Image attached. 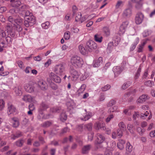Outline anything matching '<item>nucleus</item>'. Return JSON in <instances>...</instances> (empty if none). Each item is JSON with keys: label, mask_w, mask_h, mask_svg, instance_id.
Listing matches in <instances>:
<instances>
[{"label": "nucleus", "mask_w": 155, "mask_h": 155, "mask_svg": "<svg viewBox=\"0 0 155 155\" xmlns=\"http://www.w3.org/2000/svg\"><path fill=\"white\" fill-rule=\"evenodd\" d=\"M70 33L69 31H68L64 33V39L66 40H68L70 37Z\"/></svg>", "instance_id": "nucleus-46"}, {"label": "nucleus", "mask_w": 155, "mask_h": 155, "mask_svg": "<svg viewBox=\"0 0 155 155\" xmlns=\"http://www.w3.org/2000/svg\"><path fill=\"white\" fill-rule=\"evenodd\" d=\"M52 124V123L50 121H47L41 124V126L44 127H48L50 126Z\"/></svg>", "instance_id": "nucleus-36"}, {"label": "nucleus", "mask_w": 155, "mask_h": 155, "mask_svg": "<svg viewBox=\"0 0 155 155\" xmlns=\"http://www.w3.org/2000/svg\"><path fill=\"white\" fill-rule=\"evenodd\" d=\"M84 110L86 112L85 114L83 116V117H80L81 119L84 121L88 120L93 115L92 112L89 111L87 112L86 109H85Z\"/></svg>", "instance_id": "nucleus-8"}, {"label": "nucleus", "mask_w": 155, "mask_h": 155, "mask_svg": "<svg viewBox=\"0 0 155 155\" xmlns=\"http://www.w3.org/2000/svg\"><path fill=\"white\" fill-rule=\"evenodd\" d=\"M139 114L138 112H135L133 116V119L135 120L139 117Z\"/></svg>", "instance_id": "nucleus-58"}, {"label": "nucleus", "mask_w": 155, "mask_h": 155, "mask_svg": "<svg viewBox=\"0 0 155 155\" xmlns=\"http://www.w3.org/2000/svg\"><path fill=\"white\" fill-rule=\"evenodd\" d=\"M11 123L12 127L15 128L18 127L20 124L19 119L16 117H14L11 118Z\"/></svg>", "instance_id": "nucleus-11"}, {"label": "nucleus", "mask_w": 155, "mask_h": 155, "mask_svg": "<svg viewBox=\"0 0 155 155\" xmlns=\"http://www.w3.org/2000/svg\"><path fill=\"white\" fill-rule=\"evenodd\" d=\"M50 77L51 79L57 83H60L61 82V78L52 72L51 73Z\"/></svg>", "instance_id": "nucleus-10"}, {"label": "nucleus", "mask_w": 155, "mask_h": 155, "mask_svg": "<svg viewBox=\"0 0 155 155\" xmlns=\"http://www.w3.org/2000/svg\"><path fill=\"white\" fill-rule=\"evenodd\" d=\"M78 11V9L76 6L75 5H74L72 7V12H73V15L74 16L76 12Z\"/></svg>", "instance_id": "nucleus-64"}, {"label": "nucleus", "mask_w": 155, "mask_h": 155, "mask_svg": "<svg viewBox=\"0 0 155 155\" xmlns=\"http://www.w3.org/2000/svg\"><path fill=\"white\" fill-rule=\"evenodd\" d=\"M103 61V58L101 57H99L98 58L94 60V61L93 67H98L100 64L102 63Z\"/></svg>", "instance_id": "nucleus-23"}, {"label": "nucleus", "mask_w": 155, "mask_h": 155, "mask_svg": "<svg viewBox=\"0 0 155 155\" xmlns=\"http://www.w3.org/2000/svg\"><path fill=\"white\" fill-rule=\"evenodd\" d=\"M114 118V115L113 114L109 115L107 117L106 119V122L108 123H109L111 119Z\"/></svg>", "instance_id": "nucleus-49"}, {"label": "nucleus", "mask_w": 155, "mask_h": 155, "mask_svg": "<svg viewBox=\"0 0 155 155\" xmlns=\"http://www.w3.org/2000/svg\"><path fill=\"white\" fill-rule=\"evenodd\" d=\"M50 23L48 21H46L41 24L42 28L44 29H47L49 28Z\"/></svg>", "instance_id": "nucleus-45"}, {"label": "nucleus", "mask_w": 155, "mask_h": 155, "mask_svg": "<svg viewBox=\"0 0 155 155\" xmlns=\"http://www.w3.org/2000/svg\"><path fill=\"white\" fill-rule=\"evenodd\" d=\"M111 87L110 85L107 84L101 88V90L103 91H106L109 89Z\"/></svg>", "instance_id": "nucleus-52"}, {"label": "nucleus", "mask_w": 155, "mask_h": 155, "mask_svg": "<svg viewBox=\"0 0 155 155\" xmlns=\"http://www.w3.org/2000/svg\"><path fill=\"white\" fill-rule=\"evenodd\" d=\"M85 20V17L83 16L82 17L81 14L80 12H78L77 13L75 19V20L76 22L80 21L81 23H82Z\"/></svg>", "instance_id": "nucleus-14"}, {"label": "nucleus", "mask_w": 155, "mask_h": 155, "mask_svg": "<svg viewBox=\"0 0 155 155\" xmlns=\"http://www.w3.org/2000/svg\"><path fill=\"white\" fill-rule=\"evenodd\" d=\"M88 75L87 73H85L84 75H82L80 77V80L81 81H83L85 80L87 77H88Z\"/></svg>", "instance_id": "nucleus-54"}, {"label": "nucleus", "mask_w": 155, "mask_h": 155, "mask_svg": "<svg viewBox=\"0 0 155 155\" xmlns=\"http://www.w3.org/2000/svg\"><path fill=\"white\" fill-rule=\"evenodd\" d=\"M141 69L140 67L138 69L136 72V73L135 76L134 78L137 79L140 76V73L141 72Z\"/></svg>", "instance_id": "nucleus-42"}, {"label": "nucleus", "mask_w": 155, "mask_h": 155, "mask_svg": "<svg viewBox=\"0 0 155 155\" xmlns=\"http://www.w3.org/2000/svg\"><path fill=\"white\" fill-rule=\"evenodd\" d=\"M9 12L10 13L12 14L15 13H18V8H12L9 10Z\"/></svg>", "instance_id": "nucleus-57"}, {"label": "nucleus", "mask_w": 155, "mask_h": 155, "mask_svg": "<svg viewBox=\"0 0 155 155\" xmlns=\"http://www.w3.org/2000/svg\"><path fill=\"white\" fill-rule=\"evenodd\" d=\"M139 41V39L137 38H136L134 42L131 45L130 47V51H133L137 45L138 44Z\"/></svg>", "instance_id": "nucleus-28"}, {"label": "nucleus", "mask_w": 155, "mask_h": 155, "mask_svg": "<svg viewBox=\"0 0 155 155\" xmlns=\"http://www.w3.org/2000/svg\"><path fill=\"white\" fill-rule=\"evenodd\" d=\"M28 109L31 111H33L35 110V107L33 104H31L28 106Z\"/></svg>", "instance_id": "nucleus-63"}, {"label": "nucleus", "mask_w": 155, "mask_h": 155, "mask_svg": "<svg viewBox=\"0 0 155 155\" xmlns=\"http://www.w3.org/2000/svg\"><path fill=\"white\" fill-rule=\"evenodd\" d=\"M85 47L87 48L89 52H92L97 48V44L92 40H89L86 43Z\"/></svg>", "instance_id": "nucleus-5"}, {"label": "nucleus", "mask_w": 155, "mask_h": 155, "mask_svg": "<svg viewBox=\"0 0 155 155\" xmlns=\"http://www.w3.org/2000/svg\"><path fill=\"white\" fill-rule=\"evenodd\" d=\"M71 62L72 65L76 68L81 67L84 63L82 59L78 56L72 57Z\"/></svg>", "instance_id": "nucleus-1"}, {"label": "nucleus", "mask_w": 155, "mask_h": 155, "mask_svg": "<svg viewBox=\"0 0 155 155\" xmlns=\"http://www.w3.org/2000/svg\"><path fill=\"white\" fill-rule=\"evenodd\" d=\"M22 136V132L19 131H18L16 132L15 134L13 135V136L11 137V138L15 140L16 138Z\"/></svg>", "instance_id": "nucleus-31"}, {"label": "nucleus", "mask_w": 155, "mask_h": 155, "mask_svg": "<svg viewBox=\"0 0 155 155\" xmlns=\"http://www.w3.org/2000/svg\"><path fill=\"white\" fill-rule=\"evenodd\" d=\"M64 70V67L61 65H59L56 66L55 71L57 74L61 75L63 74Z\"/></svg>", "instance_id": "nucleus-9"}, {"label": "nucleus", "mask_w": 155, "mask_h": 155, "mask_svg": "<svg viewBox=\"0 0 155 155\" xmlns=\"http://www.w3.org/2000/svg\"><path fill=\"white\" fill-rule=\"evenodd\" d=\"M86 86L85 84H83L81 85L80 88L77 91V94L79 96L80 95L84 92L86 88Z\"/></svg>", "instance_id": "nucleus-29"}, {"label": "nucleus", "mask_w": 155, "mask_h": 155, "mask_svg": "<svg viewBox=\"0 0 155 155\" xmlns=\"http://www.w3.org/2000/svg\"><path fill=\"white\" fill-rule=\"evenodd\" d=\"M123 4V2L121 1H118L117 2V4L116 5L115 7L116 8H118Z\"/></svg>", "instance_id": "nucleus-62"}, {"label": "nucleus", "mask_w": 155, "mask_h": 155, "mask_svg": "<svg viewBox=\"0 0 155 155\" xmlns=\"http://www.w3.org/2000/svg\"><path fill=\"white\" fill-rule=\"evenodd\" d=\"M104 124L99 122H96L94 124V128L96 130H104Z\"/></svg>", "instance_id": "nucleus-19"}, {"label": "nucleus", "mask_w": 155, "mask_h": 155, "mask_svg": "<svg viewBox=\"0 0 155 155\" xmlns=\"http://www.w3.org/2000/svg\"><path fill=\"white\" fill-rule=\"evenodd\" d=\"M21 89L22 88L20 86H18L15 88V92L16 95L20 96L22 94V91H21Z\"/></svg>", "instance_id": "nucleus-30"}, {"label": "nucleus", "mask_w": 155, "mask_h": 155, "mask_svg": "<svg viewBox=\"0 0 155 155\" xmlns=\"http://www.w3.org/2000/svg\"><path fill=\"white\" fill-rule=\"evenodd\" d=\"M13 25L15 27L17 31L19 32L21 31L22 30V28L20 25L19 24H13Z\"/></svg>", "instance_id": "nucleus-43"}, {"label": "nucleus", "mask_w": 155, "mask_h": 155, "mask_svg": "<svg viewBox=\"0 0 155 155\" xmlns=\"http://www.w3.org/2000/svg\"><path fill=\"white\" fill-rule=\"evenodd\" d=\"M27 7L25 5H23L19 8H18V13L20 12H23L25 11L27 9Z\"/></svg>", "instance_id": "nucleus-44"}, {"label": "nucleus", "mask_w": 155, "mask_h": 155, "mask_svg": "<svg viewBox=\"0 0 155 155\" xmlns=\"http://www.w3.org/2000/svg\"><path fill=\"white\" fill-rule=\"evenodd\" d=\"M94 38L96 41L100 43L102 41L103 38L99 35H96L94 36Z\"/></svg>", "instance_id": "nucleus-40"}, {"label": "nucleus", "mask_w": 155, "mask_h": 155, "mask_svg": "<svg viewBox=\"0 0 155 155\" xmlns=\"http://www.w3.org/2000/svg\"><path fill=\"white\" fill-rule=\"evenodd\" d=\"M60 107H56L51 108V110L53 113H58L60 111Z\"/></svg>", "instance_id": "nucleus-50"}, {"label": "nucleus", "mask_w": 155, "mask_h": 155, "mask_svg": "<svg viewBox=\"0 0 155 155\" xmlns=\"http://www.w3.org/2000/svg\"><path fill=\"white\" fill-rule=\"evenodd\" d=\"M116 103V101H115L112 99L110 100L107 104V106L108 107H111L113 105H114Z\"/></svg>", "instance_id": "nucleus-47"}, {"label": "nucleus", "mask_w": 155, "mask_h": 155, "mask_svg": "<svg viewBox=\"0 0 155 155\" xmlns=\"http://www.w3.org/2000/svg\"><path fill=\"white\" fill-rule=\"evenodd\" d=\"M131 84V82L130 81H127L125 83H124L122 86V89L124 90H125L127 89V87H128Z\"/></svg>", "instance_id": "nucleus-39"}, {"label": "nucleus", "mask_w": 155, "mask_h": 155, "mask_svg": "<svg viewBox=\"0 0 155 155\" xmlns=\"http://www.w3.org/2000/svg\"><path fill=\"white\" fill-rule=\"evenodd\" d=\"M24 89L27 92L31 93L34 91V88L33 86L28 84H25L24 86Z\"/></svg>", "instance_id": "nucleus-22"}, {"label": "nucleus", "mask_w": 155, "mask_h": 155, "mask_svg": "<svg viewBox=\"0 0 155 155\" xmlns=\"http://www.w3.org/2000/svg\"><path fill=\"white\" fill-rule=\"evenodd\" d=\"M11 6L13 7L18 8L21 4V0H10Z\"/></svg>", "instance_id": "nucleus-17"}, {"label": "nucleus", "mask_w": 155, "mask_h": 155, "mask_svg": "<svg viewBox=\"0 0 155 155\" xmlns=\"http://www.w3.org/2000/svg\"><path fill=\"white\" fill-rule=\"evenodd\" d=\"M22 99L26 102L31 103L35 101L34 98L29 95H24Z\"/></svg>", "instance_id": "nucleus-12"}, {"label": "nucleus", "mask_w": 155, "mask_h": 155, "mask_svg": "<svg viewBox=\"0 0 155 155\" xmlns=\"http://www.w3.org/2000/svg\"><path fill=\"white\" fill-rule=\"evenodd\" d=\"M5 106V102L3 100H0V110L3 109Z\"/></svg>", "instance_id": "nucleus-55"}, {"label": "nucleus", "mask_w": 155, "mask_h": 155, "mask_svg": "<svg viewBox=\"0 0 155 155\" xmlns=\"http://www.w3.org/2000/svg\"><path fill=\"white\" fill-rule=\"evenodd\" d=\"M93 124L91 123H90L86 124L84 126L85 129H86L89 131H91L92 130Z\"/></svg>", "instance_id": "nucleus-35"}, {"label": "nucleus", "mask_w": 155, "mask_h": 155, "mask_svg": "<svg viewBox=\"0 0 155 155\" xmlns=\"http://www.w3.org/2000/svg\"><path fill=\"white\" fill-rule=\"evenodd\" d=\"M103 32L105 35L107 37L109 36L110 35V30L107 27H105L103 28Z\"/></svg>", "instance_id": "nucleus-33"}, {"label": "nucleus", "mask_w": 155, "mask_h": 155, "mask_svg": "<svg viewBox=\"0 0 155 155\" xmlns=\"http://www.w3.org/2000/svg\"><path fill=\"white\" fill-rule=\"evenodd\" d=\"M132 14V9L130 8H129L124 10L123 15L124 16L129 17Z\"/></svg>", "instance_id": "nucleus-21"}, {"label": "nucleus", "mask_w": 155, "mask_h": 155, "mask_svg": "<svg viewBox=\"0 0 155 155\" xmlns=\"http://www.w3.org/2000/svg\"><path fill=\"white\" fill-rule=\"evenodd\" d=\"M144 15L141 12H139L136 14L135 21L136 24L139 25L141 24L143 19Z\"/></svg>", "instance_id": "nucleus-7"}, {"label": "nucleus", "mask_w": 155, "mask_h": 155, "mask_svg": "<svg viewBox=\"0 0 155 155\" xmlns=\"http://www.w3.org/2000/svg\"><path fill=\"white\" fill-rule=\"evenodd\" d=\"M60 120L64 122L65 121L67 118V116L64 113H61L60 116Z\"/></svg>", "instance_id": "nucleus-41"}, {"label": "nucleus", "mask_w": 155, "mask_h": 155, "mask_svg": "<svg viewBox=\"0 0 155 155\" xmlns=\"http://www.w3.org/2000/svg\"><path fill=\"white\" fill-rule=\"evenodd\" d=\"M126 29L121 25L120 28L119 33L121 34H123L125 32Z\"/></svg>", "instance_id": "nucleus-56"}, {"label": "nucleus", "mask_w": 155, "mask_h": 155, "mask_svg": "<svg viewBox=\"0 0 155 155\" xmlns=\"http://www.w3.org/2000/svg\"><path fill=\"white\" fill-rule=\"evenodd\" d=\"M71 31L74 33H77L79 31V29L77 28L73 27L71 28Z\"/></svg>", "instance_id": "nucleus-60"}, {"label": "nucleus", "mask_w": 155, "mask_h": 155, "mask_svg": "<svg viewBox=\"0 0 155 155\" xmlns=\"http://www.w3.org/2000/svg\"><path fill=\"white\" fill-rule=\"evenodd\" d=\"M70 72L71 75L68 77L69 81H75L81 74L80 72L74 69H71Z\"/></svg>", "instance_id": "nucleus-3"}, {"label": "nucleus", "mask_w": 155, "mask_h": 155, "mask_svg": "<svg viewBox=\"0 0 155 155\" xmlns=\"http://www.w3.org/2000/svg\"><path fill=\"white\" fill-rule=\"evenodd\" d=\"M113 71L115 77H117L123 71V69L120 67L115 66L113 67Z\"/></svg>", "instance_id": "nucleus-13"}, {"label": "nucleus", "mask_w": 155, "mask_h": 155, "mask_svg": "<svg viewBox=\"0 0 155 155\" xmlns=\"http://www.w3.org/2000/svg\"><path fill=\"white\" fill-rule=\"evenodd\" d=\"M38 85L42 90L46 89L47 87L46 82L43 80H40L38 81Z\"/></svg>", "instance_id": "nucleus-15"}, {"label": "nucleus", "mask_w": 155, "mask_h": 155, "mask_svg": "<svg viewBox=\"0 0 155 155\" xmlns=\"http://www.w3.org/2000/svg\"><path fill=\"white\" fill-rule=\"evenodd\" d=\"M24 25L27 27L31 26L36 22L35 17L32 14H31L30 16H27L25 18Z\"/></svg>", "instance_id": "nucleus-4"}, {"label": "nucleus", "mask_w": 155, "mask_h": 155, "mask_svg": "<svg viewBox=\"0 0 155 155\" xmlns=\"http://www.w3.org/2000/svg\"><path fill=\"white\" fill-rule=\"evenodd\" d=\"M147 42V40H146L139 45V47L138 50V52H140L142 51L143 49V48L144 45L146 44Z\"/></svg>", "instance_id": "nucleus-37"}, {"label": "nucleus", "mask_w": 155, "mask_h": 155, "mask_svg": "<svg viewBox=\"0 0 155 155\" xmlns=\"http://www.w3.org/2000/svg\"><path fill=\"white\" fill-rule=\"evenodd\" d=\"M149 98V97L147 95L143 94L140 97L137 102L138 103H142L148 100Z\"/></svg>", "instance_id": "nucleus-16"}, {"label": "nucleus", "mask_w": 155, "mask_h": 155, "mask_svg": "<svg viewBox=\"0 0 155 155\" xmlns=\"http://www.w3.org/2000/svg\"><path fill=\"white\" fill-rule=\"evenodd\" d=\"M96 138L95 144L97 149L101 148L102 147L100 144L102 143L105 140V137L102 134L98 133L95 136Z\"/></svg>", "instance_id": "nucleus-2"}, {"label": "nucleus", "mask_w": 155, "mask_h": 155, "mask_svg": "<svg viewBox=\"0 0 155 155\" xmlns=\"http://www.w3.org/2000/svg\"><path fill=\"white\" fill-rule=\"evenodd\" d=\"M16 109L15 107L12 104H9L8 107V114H13L15 112Z\"/></svg>", "instance_id": "nucleus-24"}, {"label": "nucleus", "mask_w": 155, "mask_h": 155, "mask_svg": "<svg viewBox=\"0 0 155 155\" xmlns=\"http://www.w3.org/2000/svg\"><path fill=\"white\" fill-rule=\"evenodd\" d=\"M144 84L145 86L150 87H152L154 85L153 81L151 80H148L145 81L144 83Z\"/></svg>", "instance_id": "nucleus-32"}, {"label": "nucleus", "mask_w": 155, "mask_h": 155, "mask_svg": "<svg viewBox=\"0 0 155 155\" xmlns=\"http://www.w3.org/2000/svg\"><path fill=\"white\" fill-rule=\"evenodd\" d=\"M117 107L116 106H114L109 108L108 110V112L109 113H111V112H113L116 111L119 112V110H117Z\"/></svg>", "instance_id": "nucleus-38"}, {"label": "nucleus", "mask_w": 155, "mask_h": 155, "mask_svg": "<svg viewBox=\"0 0 155 155\" xmlns=\"http://www.w3.org/2000/svg\"><path fill=\"white\" fill-rule=\"evenodd\" d=\"M78 49L80 53L82 54L85 55L89 52L87 48H85L83 47V45H80L78 47Z\"/></svg>", "instance_id": "nucleus-20"}, {"label": "nucleus", "mask_w": 155, "mask_h": 155, "mask_svg": "<svg viewBox=\"0 0 155 155\" xmlns=\"http://www.w3.org/2000/svg\"><path fill=\"white\" fill-rule=\"evenodd\" d=\"M149 115V113L148 111H146L144 114L141 113L140 114V117L143 119H146V117Z\"/></svg>", "instance_id": "nucleus-51"}, {"label": "nucleus", "mask_w": 155, "mask_h": 155, "mask_svg": "<svg viewBox=\"0 0 155 155\" xmlns=\"http://www.w3.org/2000/svg\"><path fill=\"white\" fill-rule=\"evenodd\" d=\"M118 126L120 129L117 130V134L119 137H121L123 136V131H124L126 130V126L124 123L121 122L118 124Z\"/></svg>", "instance_id": "nucleus-6"}, {"label": "nucleus", "mask_w": 155, "mask_h": 155, "mask_svg": "<svg viewBox=\"0 0 155 155\" xmlns=\"http://www.w3.org/2000/svg\"><path fill=\"white\" fill-rule=\"evenodd\" d=\"M43 114V112H42V115L38 112V115L37 116L38 119L41 120L43 119H46L50 118V114L44 115Z\"/></svg>", "instance_id": "nucleus-25"}, {"label": "nucleus", "mask_w": 155, "mask_h": 155, "mask_svg": "<svg viewBox=\"0 0 155 155\" xmlns=\"http://www.w3.org/2000/svg\"><path fill=\"white\" fill-rule=\"evenodd\" d=\"M137 131H138L139 133L141 135H142L145 131V130L144 129H142V128L140 127H137Z\"/></svg>", "instance_id": "nucleus-59"}, {"label": "nucleus", "mask_w": 155, "mask_h": 155, "mask_svg": "<svg viewBox=\"0 0 155 155\" xmlns=\"http://www.w3.org/2000/svg\"><path fill=\"white\" fill-rule=\"evenodd\" d=\"M8 35H10L12 38H14L15 35V31L14 30L8 33Z\"/></svg>", "instance_id": "nucleus-61"}, {"label": "nucleus", "mask_w": 155, "mask_h": 155, "mask_svg": "<svg viewBox=\"0 0 155 155\" xmlns=\"http://www.w3.org/2000/svg\"><path fill=\"white\" fill-rule=\"evenodd\" d=\"M126 148L127 151L129 152H130L132 151L133 149V147L132 145L130 144L129 142H127Z\"/></svg>", "instance_id": "nucleus-34"}, {"label": "nucleus", "mask_w": 155, "mask_h": 155, "mask_svg": "<svg viewBox=\"0 0 155 155\" xmlns=\"http://www.w3.org/2000/svg\"><path fill=\"white\" fill-rule=\"evenodd\" d=\"M91 148V145H88L84 146L82 149V152L83 154L87 153Z\"/></svg>", "instance_id": "nucleus-26"}, {"label": "nucleus", "mask_w": 155, "mask_h": 155, "mask_svg": "<svg viewBox=\"0 0 155 155\" xmlns=\"http://www.w3.org/2000/svg\"><path fill=\"white\" fill-rule=\"evenodd\" d=\"M8 20V21L12 23L11 24H12V25L15 24V19L13 18L12 16H9Z\"/></svg>", "instance_id": "nucleus-53"}, {"label": "nucleus", "mask_w": 155, "mask_h": 155, "mask_svg": "<svg viewBox=\"0 0 155 155\" xmlns=\"http://www.w3.org/2000/svg\"><path fill=\"white\" fill-rule=\"evenodd\" d=\"M24 142V141L23 140H20L17 141L15 142V144L18 147H21L23 145Z\"/></svg>", "instance_id": "nucleus-48"}, {"label": "nucleus", "mask_w": 155, "mask_h": 155, "mask_svg": "<svg viewBox=\"0 0 155 155\" xmlns=\"http://www.w3.org/2000/svg\"><path fill=\"white\" fill-rule=\"evenodd\" d=\"M14 27V25L11 24V23H8L7 24L6 27V31H7V32L8 33L9 32L13 30V27Z\"/></svg>", "instance_id": "nucleus-27"}, {"label": "nucleus", "mask_w": 155, "mask_h": 155, "mask_svg": "<svg viewBox=\"0 0 155 155\" xmlns=\"http://www.w3.org/2000/svg\"><path fill=\"white\" fill-rule=\"evenodd\" d=\"M48 107V106L46 104L42 103L40 105V107L38 109V112L42 115L43 111L45 110Z\"/></svg>", "instance_id": "nucleus-18"}]
</instances>
